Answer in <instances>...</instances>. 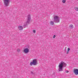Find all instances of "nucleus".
<instances>
[{
  "mask_svg": "<svg viewBox=\"0 0 78 78\" xmlns=\"http://www.w3.org/2000/svg\"><path fill=\"white\" fill-rule=\"evenodd\" d=\"M33 32L34 33H36V30H34L33 31Z\"/></svg>",
  "mask_w": 78,
  "mask_h": 78,
  "instance_id": "nucleus-16",
  "label": "nucleus"
},
{
  "mask_svg": "<svg viewBox=\"0 0 78 78\" xmlns=\"http://www.w3.org/2000/svg\"><path fill=\"white\" fill-rule=\"evenodd\" d=\"M50 23L51 25H54V22L53 21H51Z\"/></svg>",
  "mask_w": 78,
  "mask_h": 78,
  "instance_id": "nucleus-12",
  "label": "nucleus"
},
{
  "mask_svg": "<svg viewBox=\"0 0 78 78\" xmlns=\"http://www.w3.org/2000/svg\"><path fill=\"white\" fill-rule=\"evenodd\" d=\"M62 2L63 3H66V0H63L62 1Z\"/></svg>",
  "mask_w": 78,
  "mask_h": 78,
  "instance_id": "nucleus-13",
  "label": "nucleus"
},
{
  "mask_svg": "<svg viewBox=\"0 0 78 78\" xmlns=\"http://www.w3.org/2000/svg\"><path fill=\"white\" fill-rule=\"evenodd\" d=\"M54 22H55L56 23H58L59 22V18L57 16H54Z\"/></svg>",
  "mask_w": 78,
  "mask_h": 78,
  "instance_id": "nucleus-4",
  "label": "nucleus"
},
{
  "mask_svg": "<svg viewBox=\"0 0 78 78\" xmlns=\"http://www.w3.org/2000/svg\"><path fill=\"white\" fill-rule=\"evenodd\" d=\"M66 73H69V71L66 70Z\"/></svg>",
  "mask_w": 78,
  "mask_h": 78,
  "instance_id": "nucleus-17",
  "label": "nucleus"
},
{
  "mask_svg": "<svg viewBox=\"0 0 78 78\" xmlns=\"http://www.w3.org/2000/svg\"><path fill=\"white\" fill-rule=\"evenodd\" d=\"M70 49L69 48H68V51L66 53L67 54H68V53H69V51H70Z\"/></svg>",
  "mask_w": 78,
  "mask_h": 78,
  "instance_id": "nucleus-10",
  "label": "nucleus"
},
{
  "mask_svg": "<svg viewBox=\"0 0 78 78\" xmlns=\"http://www.w3.org/2000/svg\"><path fill=\"white\" fill-rule=\"evenodd\" d=\"M74 73L75 75H78V69H74Z\"/></svg>",
  "mask_w": 78,
  "mask_h": 78,
  "instance_id": "nucleus-6",
  "label": "nucleus"
},
{
  "mask_svg": "<svg viewBox=\"0 0 78 78\" xmlns=\"http://www.w3.org/2000/svg\"><path fill=\"white\" fill-rule=\"evenodd\" d=\"M67 66V64L62 61L60 63L58 66V71L59 72H62L63 71V67H66Z\"/></svg>",
  "mask_w": 78,
  "mask_h": 78,
  "instance_id": "nucleus-1",
  "label": "nucleus"
},
{
  "mask_svg": "<svg viewBox=\"0 0 78 78\" xmlns=\"http://www.w3.org/2000/svg\"><path fill=\"white\" fill-rule=\"evenodd\" d=\"M37 64V60L36 59H34L33 60L32 62H30V66H36Z\"/></svg>",
  "mask_w": 78,
  "mask_h": 78,
  "instance_id": "nucleus-3",
  "label": "nucleus"
},
{
  "mask_svg": "<svg viewBox=\"0 0 78 78\" xmlns=\"http://www.w3.org/2000/svg\"><path fill=\"white\" fill-rule=\"evenodd\" d=\"M18 28L20 30H23V27L22 26H18Z\"/></svg>",
  "mask_w": 78,
  "mask_h": 78,
  "instance_id": "nucleus-8",
  "label": "nucleus"
},
{
  "mask_svg": "<svg viewBox=\"0 0 78 78\" xmlns=\"http://www.w3.org/2000/svg\"><path fill=\"white\" fill-rule=\"evenodd\" d=\"M23 51L25 53H28V52H29V49L28 48H26Z\"/></svg>",
  "mask_w": 78,
  "mask_h": 78,
  "instance_id": "nucleus-7",
  "label": "nucleus"
},
{
  "mask_svg": "<svg viewBox=\"0 0 78 78\" xmlns=\"http://www.w3.org/2000/svg\"><path fill=\"white\" fill-rule=\"evenodd\" d=\"M31 20V16L30 15L28 16L27 17V21L26 23H24L23 27L26 28L27 27H28V24H30V22Z\"/></svg>",
  "mask_w": 78,
  "mask_h": 78,
  "instance_id": "nucleus-2",
  "label": "nucleus"
},
{
  "mask_svg": "<svg viewBox=\"0 0 78 78\" xmlns=\"http://www.w3.org/2000/svg\"><path fill=\"white\" fill-rule=\"evenodd\" d=\"M17 51H20V49L18 48L17 49Z\"/></svg>",
  "mask_w": 78,
  "mask_h": 78,
  "instance_id": "nucleus-14",
  "label": "nucleus"
},
{
  "mask_svg": "<svg viewBox=\"0 0 78 78\" xmlns=\"http://www.w3.org/2000/svg\"><path fill=\"white\" fill-rule=\"evenodd\" d=\"M69 27L70 28H73V25H70L69 26Z\"/></svg>",
  "mask_w": 78,
  "mask_h": 78,
  "instance_id": "nucleus-9",
  "label": "nucleus"
},
{
  "mask_svg": "<svg viewBox=\"0 0 78 78\" xmlns=\"http://www.w3.org/2000/svg\"><path fill=\"white\" fill-rule=\"evenodd\" d=\"M74 9L76 10L77 11H78V7H75Z\"/></svg>",
  "mask_w": 78,
  "mask_h": 78,
  "instance_id": "nucleus-11",
  "label": "nucleus"
},
{
  "mask_svg": "<svg viewBox=\"0 0 78 78\" xmlns=\"http://www.w3.org/2000/svg\"><path fill=\"white\" fill-rule=\"evenodd\" d=\"M4 2L5 6H8L10 2V0H4Z\"/></svg>",
  "mask_w": 78,
  "mask_h": 78,
  "instance_id": "nucleus-5",
  "label": "nucleus"
},
{
  "mask_svg": "<svg viewBox=\"0 0 78 78\" xmlns=\"http://www.w3.org/2000/svg\"><path fill=\"white\" fill-rule=\"evenodd\" d=\"M56 37V35H54L53 37V38H55Z\"/></svg>",
  "mask_w": 78,
  "mask_h": 78,
  "instance_id": "nucleus-15",
  "label": "nucleus"
}]
</instances>
